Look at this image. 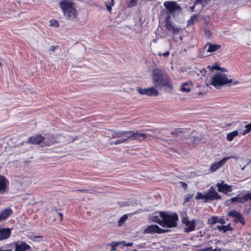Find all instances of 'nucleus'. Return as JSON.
I'll return each mask as SVG.
<instances>
[{
	"label": "nucleus",
	"instance_id": "nucleus-1",
	"mask_svg": "<svg viewBox=\"0 0 251 251\" xmlns=\"http://www.w3.org/2000/svg\"><path fill=\"white\" fill-rule=\"evenodd\" d=\"M75 5V2L70 0H62L60 1L59 7L67 20L74 21L77 18L78 12Z\"/></svg>",
	"mask_w": 251,
	"mask_h": 251
},
{
	"label": "nucleus",
	"instance_id": "nucleus-2",
	"mask_svg": "<svg viewBox=\"0 0 251 251\" xmlns=\"http://www.w3.org/2000/svg\"><path fill=\"white\" fill-rule=\"evenodd\" d=\"M152 80L156 86L164 87L167 90L172 91L173 87L171 80L169 76L166 74L160 72H153Z\"/></svg>",
	"mask_w": 251,
	"mask_h": 251
},
{
	"label": "nucleus",
	"instance_id": "nucleus-3",
	"mask_svg": "<svg viewBox=\"0 0 251 251\" xmlns=\"http://www.w3.org/2000/svg\"><path fill=\"white\" fill-rule=\"evenodd\" d=\"M152 80L156 86L164 87L167 90L172 91L173 87L171 80L169 76L166 74L160 72H153Z\"/></svg>",
	"mask_w": 251,
	"mask_h": 251
},
{
	"label": "nucleus",
	"instance_id": "nucleus-4",
	"mask_svg": "<svg viewBox=\"0 0 251 251\" xmlns=\"http://www.w3.org/2000/svg\"><path fill=\"white\" fill-rule=\"evenodd\" d=\"M156 213L159 214V216L162 219L163 226H162L172 228L177 226L178 217L176 213L169 214L167 212L159 211Z\"/></svg>",
	"mask_w": 251,
	"mask_h": 251
},
{
	"label": "nucleus",
	"instance_id": "nucleus-5",
	"mask_svg": "<svg viewBox=\"0 0 251 251\" xmlns=\"http://www.w3.org/2000/svg\"><path fill=\"white\" fill-rule=\"evenodd\" d=\"M232 82V80L228 79L226 74H221L215 75L211 78L210 84L217 88Z\"/></svg>",
	"mask_w": 251,
	"mask_h": 251
},
{
	"label": "nucleus",
	"instance_id": "nucleus-6",
	"mask_svg": "<svg viewBox=\"0 0 251 251\" xmlns=\"http://www.w3.org/2000/svg\"><path fill=\"white\" fill-rule=\"evenodd\" d=\"M127 134H128L127 136L128 140L129 139L132 141L136 140L139 143H141L145 141L147 137L146 134L133 130H128Z\"/></svg>",
	"mask_w": 251,
	"mask_h": 251
},
{
	"label": "nucleus",
	"instance_id": "nucleus-7",
	"mask_svg": "<svg viewBox=\"0 0 251 251\" xmlns=\"http://www.w3.org/2000/svg\"><path fill=\"white\" fill-rule=\"evenodd\" d=\"M137 91L142 95H147L149 97L157 96L159 95L158 91L154 87L147 88L137 87Z\"/></svg>",
	"mask_w": 251,
	"mask_h": 251
},
{
	"label": "nucleus",
	"instance_id": "nucleus-8",
	"mask_svg": "<svg viewBox=\"0 0 251 251\" xmlns=\"http://www.w3.org/2000/svg\"><path fill=\"white\" fill-rule=\"evenodd\" d=\"M222 197L216 192L213 187L211 186L205 194V201H212L215 200H220Z\"/></svg>",
	"mask_w": 251,
	"mask_h": 251
},
{
	"label": "nucleus",
	"instance_id": "nucleus-9",
	"mask_svg": "<svg viewBox=\"0 0 251 251\" xmlns=\"http://www.w3.org/2000/svg\"><path fill=\"white\" fill-rule=\"evenodd\" d=\"M249 200H251V193H248L243 196L237 195L236 197L232 198L227 200L226 202H230V203H234L237 202L238 203H244Z\"/></svg>",
	"mask_w": 251,
	"mask_h": 251
},
{
	"label": "nucleus",
	"instance_id": "nucleus-10",
	"mask_svg": "<svg viewBox=\"0 0 251 251\" xmlns=\"http://www.w3.org/2000/svg\"><path fill=\"white\" fill-rule=\"evenodd\" d=\"M9 182L6 177L0 175V195L7 193L9 189Z\"/></svg>",
	"mask_w": 251,
	"mask_h": 251
},
{
	"label": "nucleus",
	"instance_id": "nucleus-11",
	"mask_svg": "<svg viewBox=\"0 0 251 251\" xmlns=\"http://www.w3.org/2000/svg\"><path fill=\"white\" fill-rule=\"evenodd\" d=\"M167 230L163 229L159 227L156 225H151L148 226L145 229L144 232L145 233L153 234L159 233L161 234L165 233Z\"/></svg>",
	"mask_w": 251,
	"mask_h": 251
},
{
	"label": "nucleus",
	"instance_id": "nucleus-12",
	"mask_svg": "<svg viewBox=\"0 0 251 251\" xmlns=\"http://www.w3.org/2000/svg\"><path fill=\"white\" fill-rule=\"evenodd\" d=\"M164 6L170 14H174L177 9H180V7L174 1H166L164 3Z\"/></svg>",
	"mask_w": 251,
	"mask_h": 251
},
{
	"label": "nucleus",
	"instance_id": "nucleus-13",
	"mask_svg": "<svg viewBox=\"0 0 251 251\" xmlns=\"http://www.w3.org/2000/svg\"><path fill=\"white\" fill-rule=\"evenodd\" d=\"M171 16L168 15L165 19V26L167 29L171 31L173 34H177L180 30V28L175 27L173 25L172 22L170 21Z\"/></svg>",
	"mask_w": 251,
	"mask_h": 251
},
{
	"label": "nucleus",
	"instance_id": "nucleus-14",
	"mask_svg": "<svg viewBox=\"0 0 251 251\" xmlns=\"http://www.w3.org/2000/svg\"><path fill=\"white\" fill-rule=\"evenodd\" d=\"M45 140V137L41 134H36L28 138L26 143L32 145H40Z\"/></svg>",
	"mask_w": 251,
	"mask_h": 251
},
{
	"label": "nucleus",
	"instance_id": "nucleus-15",
	"mask_svg": "<svg viewBox=\"0 0 251 251\" xmlns=\"http://www.w3.org/2000/svg\"><path fill=\"white\" fill-rule=\"evenodd\" d=\"M14 251H31V247L25 242L18 241L14 243Z\"/></svg>",
	"mask_w": 251,
	"mask_h": 251
},
{
	"label": "nucleus",
	"instance_id": "nucleus-16",
	"mask_svg": "<svg viewBox=\"0 0 251 251\" xmlns=\"http://www.w3.org/2000/svg\"><path fill=\"white\" fill-rule=\"evenodd\" d=\"M232 158H235V157L228 156L227 157H225L223 158L221 161L214 163L210 166V171L212 172L216 171L219 168H220L225 164L226 161Z\"/></svg>",
	"mask_w": 251,
	"mask_h": 251
},
{
	"label": "nucleus",
	"instance_id": "nucleus-17",
	"mask_svg": "<svg viewBox=\"0 0 251 251\" xmlns=\"http://www.w3.org/2000/svg\"><path fill=\"white\" fill-rule=\"evenodd\" d=\"M216 186L218 188V191L219 192H222L225 194H226L228 192H230L232 191L231 186L229 185L226 183L223 184L218 183L216 184Z\"/></svg>",
	"mask_w": 251,
	"mask_h": 251
},
{
	"label": "nucleus",
	"instance_id": "nucleus-18",
	"mask_svg": "<svg viewBox=\"0 0 251 251\" xmlns=\"http://www.w3.org/2000/svg\"><path fill=\"white\" fill-rule=\"evenodd\" d=\"M11 229L0 227V241L8 239L11 236Z\"/></svg>",
	"mask_w": 251,
	"mask_h": 251
},
{
	"label": "nucleus",
	"instance_id": "nucleus-19",
	"mask_svg": "<svg viewBox=\"0 0 251 251\" xmlns=\"http://www.w3.org/2000/svg\"><path fill=\"white\" fill-rule=\"evenodd\" d=\"M110 130L112 131L111 138H120L126 135L128 133V131H118L113 129H110Z\"/></svg>",
	"mask_w": 251,
	"mask_h": 251
},
{
	"label": "nucleus",
	"instance_id": "nucleus-20",
	"mask_svg": "<svg viewBox=\"0 0 251 251\" xmlns=\"http://www.w3.org/2000/svg\"><path fill=\"white\" fill-rule=\"evenodd\" d=\"M207 46H208V48L207 50L208 52H213L219 50L221 48V46L220 45L214 44L210 43H206L204 46V48H206Z\"/></svg>",
	"mask_w": 251,
	"mask_h": 251
},
{
	"label": "nucleus",
	"instance_id": "nucleus-21",
	"mask_svg": "<svg viewBox=\"0 0 251 251\" xmlns=\"http://www.w3.org/2000/svg\"><path fill=\"white\" fill-rule=\"evenodd\" d=\"M193 84L191 82H184L182 84L180 87V91L183 92L188 93L190 92Z\"/></svg>",
	"mask_w": 251,
	"mask_h": 251
},
{
	"label": "nucleus",
	"instance_id": "nucleus-22",
	"mask_svg": "<svg viewBox=\"0 0 251 251\" xmlns=\"http://www.w3.org/2000/svg\"><path fill=\"white\" fill-rule=\"evenodd\" d=\"M185 226L186 227L184 228V231L186 233H189L194 231L195 229L196 226L195 220H192L189 224Z\"/></svg>",
	"mask_w": 251,
	"mask_h": 251
},
{
	"label": "nucleus",
	"instance_id": "nucleus-23",
	"mask_svg": "<svg viewBox=\"0 0 251 251\" xmlns=\"http://www.w3.org/2000/svg\"><path fill=\"white\" fill-rule=\"evenodd\" d=\"M12 210L10 209H5L0 212V217L2 220H4L9 217Z\"/></svg>",
	"mask_w": 251,
	"mask_h": 251
},
{
	"label": "nucleus",
	"instance_id": "nucleus-24",
	"mask_svg": "<svg viewBox=\"0 0 251 251\" xmlns=\"http://www.w3.org/2000/svg\"><path fill=\"white\" fill-rule=\"evenodd\" d=\"M215 229H218L219 231H223V232L225 233L227 231H231L233 230V228L230 226V224H228L226 226H219L218 225Z\"/></svg>",
	"mask_w": 251,
	"mask_h": 251
},
{
	"label": "nucleus",
	"instance_id": "nucleus-25",
	"mask_svg": "<svg viewBox=\"0 0 251 251\" xmlns=\"http://www.w3.org/2000/svg\"><path fill=\"white\" fill-rule=\"evenodd\" d=\"M199 15H194L190 18V19L187 21V26L194 25L195 23L199 21Z\"/></svg>",
	"mask_w": 251,
	"mask_h": 251
},
{
	"label": "nucleus",
	"instance_id": "nucleus-26",
	"mask_svg": "<svg viewBox=\"0 0 251 251\" xmlns=\"http://www.w3.org/2000/svg\"><path fill=\"white\" fill-rule=\"evenodd\" d=\"M238 134V132L237 130L233 131L229 133H228L226 135V139L228 141H231L233 140L234 138L237 136Z\"/></svg>",
	"mask_w": 251,
	"mask_h": 251
},
{
	"label": "nucleus",
	"instance_id": "nucleus-27",
	"mask_svg": "<svg viewBox=\"0 0 251 251\" xmlns=\"http://www.w3.org/2000/svg\"><path fill=\"white\" fill-rule=\"evenodd\" d=\"M105 5L106 7L107 11L111 13L112 7L115 4L114 0H111L110 2H105Z\"/></svg>",
	"mask_w": 251,
	"mask_h": 251
},
{
	"label": "nucleus",
	"instance_id": "nucleus-28",
	"mask_svg": "<svg viewBox=\"0 0 251 251\" xmlns=\"http://www.w3.org/2000/svg\"><path fill=\"white\" fill-rule=\"evenodd\" d=\"M218 221L219 217L217 216H212L208 220V224L211 225H213L216 223H218Z\"/></svg>",
	"mask_w": 251,
	"mask_h": 251
},
{
	"label": "nucleus",
	"instance_id": "nucleus-29",
	"mask_svg": "<svg viewBox=\"0 0 251 251\" xmlns=\"http://www.w3.org/2000/svg\"><path fill=\"white\" fill-rule=\"evenodd\" d=\"M159 217H160L159 216V215L158 216V215H154V216H152V217L151 218V220H152V222L157 223L159 225L162 226H163L162 219H160Z\"/></svg>",
	"mask_w": 251,
	"mask_h": 251
},
{
	"label": "nucleus",
	"instance_id": "nucleus-30",
	"mask_svg": "<svg viewBox=\"0 0 251 251\" xmlns=\"http://www.w3.org/2000/svg\"><path fill=\"white\" fill-rule=\"evenodd\" d=\"M48 139H49V141H47L45 143V145L46 146H50L51 145L53 144L54 143V137L51 135H49L47 137Z\"/></svg>",
	"mask_w": 251,
	"mask_h": 251
},
{
	"label": "nucleus",
	"instance_id": "nucleus-31",
	"mask_svg": "<svg viewBox=\"0 0 251 251\" xmlns=\"http://www.w3.org/2000/svg\"><path fill=\"white\" fill-rule=\"evenodd\" d=\"M191 1H194V4L190 7V9L192 11H193L195 5L197 4H202L203 3V0H190Z\"/></svg>",
	"mask_w": 251,
	"mask_h": 251
},
{
	"label": "nucleus",
	"instance_id": "nucleus-32",
	"mask_svg": "<svg viewBox=\"0 0 251 251\" xmlns=\"http://www.w3.org/2000/svg\"><path fill=\"white\" fill-rule=\"evenodd\" d=\"M128 217L127 214H125L121 217L120 219L118 221V226H121L127 220Z\"/></svg>",
	"mask_w": 251,
	"mask_h": 251
},
{
	"label": "nucleus",
	"instance_id": "nucleus-33",
	"mask_svg": "<svg viewBox=\"0 0 251 251\" xmlns=\"http://www.w3.org/2000/svg\"><path fill=\"white\" fill-rule=\"evenodd\" d=\"M236 221L241 223L242 225H245V222L242 215L239 213L237 216L235 218Z\"/></svg>",
	"mask_w": 251,
	"mask_h": 251
},
{
	"label": "nucleus",
	"instance_id": "nucleus-34",
	"mask_svg": "<svg viewBox=\"0 0 251 251\" xmlns=\"http://www.w3.org/2000/svg\"><path fill=\"white\" fill-rule=\"evenodd\" d=\"M246 129L242 133V135H244L251 131V123L245 126Z\"/></svg>",
	"mask_w": 251,
	"mask_h": 251
},
{
	"label": "nucleus",
	"instance_id": "nucleus-35",
	"mask_svg": "<svg viewBox=\"0 0 251 251\" xmlns=\"http://www.w3.org/2000/svg\"><path fill=\"white\" fill-rule=\"evenodd\" d=\"M195 199L196 200L203 199V200H204V202H206L205 201V194L203 195L201 192L197 193V194L195 197Z\"/></svg>",
	"mask_w": 251,
	"mask_h": 251
},
{
	"label": "nucleus",
	"instance_id": "nucleus-36",
	"mask_svg": "<svg viewBox=\"0 0 251 251\" xmlns=\"http://www.w3.org/2000/svg\"><path fill=\"white\" fill-rule=\"evenodd\" d=\"M239 213L240 212H238L236 210H232L229 212L228 215L230 217L236 218L237 216V215L239 214Z\"/></svg>",
	"mask_w": 251,
	"mask_h": 251
},
{
	"label": "nucleus",
	"instance_id": "nucleus-37",
	"mask_svg": "<svg viewBox=\"0 0 251 251\" xmlns=\"http://www.w3.org/2000/svg\"><path fill=\"white\" fill-rule=\"evenodd\" d=\"M127 140H128V139L127 137L126 139H122V140H118L114 141L112 143H111V145H112V144H115V145L120 144L122 143H126Z\"/></svg>",
	"mask_w": 251,
	"mask_h": 251
},
{
	"label": "nucleus",
	"instance_id": "nucleus-38",
	"mask_svg": "<svg viewBox=\"0 0 251 251\" xmlns=\"http://www.w3.org/2000/svg\"><path fill=\"white\" fill-rule=\"evenodd\" d=\"M212 33L209 29L205 28L204 29V35L207 38H209L211 36Z\"/></svg>",
	"mask_w": 251,
	"mask_h": 251
},
{
	"label": "nucleus",
	"instance_id": "nucleus-39",
	"mask_svg": "<svg viewBox=\"0 0 251 251\" xmlns=\"http://www.w3.org/2000/svg\"><path fill=\"white\" fill-rule=\"evenodd\" d=\"M50 25L51 26L54 27H58L59 26L58 22L56 20H51L50 21Z\"/></svg>",
	"mask_w": 251,
	"mask_h": 251
},
{
	"label": "nucleus",
	"instance_id": "nucleus-40",
	"mask_svg": "<svg viewBox=\"0 0 251 251\" xmlns=\"http://www.w3.org/2000/svg\"><path fill=\"white\" fill-rule=\"evenodd\" d=\"M138 0H130L129 1L128 7H133L137 5Z\"/></svg>",
	"mask_w": 251,
	"mask_h": 251
},
{
	"label": "nucleus",
	"instance_id": "nucleus-41",
	"mask_svg": "<svg viewBox=\"0 0 251 251\" xmlns=\"http://www.w3.org/2000/svg\"><path fill=\"white\" fill-rule=\"evenodd\" d=\"M182 131L181 130L179 129H177L175 131L171 132V134L174 136H178L179 134Z\"/></svg>",
	"mask_w": 251,
	"mask_h": 251
},
{
	"label": "nucleus",
	"instance_id": "nucleus-42",
	"mask_svg": "<svg viewBox=\"0 0 251 251\" xmlns=\"http://www.w3.org/2000/svg\"><path fill=\"white\" fill-rule=\"evenodd\" d=\"M190 222H191V221H189L187 217H184L182 219V223L183 224H185V225H187L189 224V223Z\"/></svg>",
	"mask_w": 251,
	"mask_h": 251
},
{
	"label": "nucleus",
	"instance_id": "nucleus-43",
	"mask_svg": "<svg viewBox=\"0 0 251 251\" xmlns=\"http://www.w3.org/2000/svg\"><path fill=\"white\" fill-rule=\"evenodd\" d=\"M170 54V52L169 51H167L166 52H165V53H162L161 52H158V56H164L165 57H168Z\"/></svg>",
	"mask_w": 251,
	"mask_h": 251
},
{
	"label": "nucleus",
	"instance_id": "nucleus-44",
	"mask_svg": "<svg viewBox=\"0 0 251 251\" xmlns=\"http://www.w3.org/2000/svg\"><path fill=\"white\" fill-rule=\"evenodd\" d=\"M119 243L118 242H112L110 244V246L112 247V250L114 251L115 250L116 248L119 246Z\"/></svg>",
	"mask_w": 251,
	"mask_h": 251
},
{
	"label": "nucleus",
	"instance_id": "nucleus-45",
	"mask_svg": "<svg viewBox=\"0 0 251 251\" xmlns=\"http://www.w3.org/2000/svg\"><path fill=\"white\" fill-rule=\"evenodd\" d=\"M0 251H12V250L7 247L2 246L0 248Z\"/></svg>",
	"mask_w": 251,
	"mask_h": 251
},
{
	"label": "nucleus",
	"instance_id": "nucleus-46",
	"mask_svg": "<svg viewBox=\"0 0 251 251\" xmlns=\"http://www.w3.org/2000/svg\"><path fill=\"white\" fill-rule=\"evenodd\" d=\"M179 183L181 184V187L184 189L186 190L188 187V185L183 181H179Z\"/></svg>",
	"mask_w": 251,
	"mask_h": 251
},
{
	"label": "nucleus",
	"instance_id": "nucleus-47",
	"mask_svg": "<svg viewBox=\"0 0 251 251\" xmlns=\"http://www.w3.org/2000/svg\"><path fill=\"white\" fill-rule=\"evenodd\" d=\"M193 197V195L192 194H189L187 195V196L185 198L184 200L185 202H187L190 200Z\"/></svg>",
	"mask_w": 251,
	"mask_h": 251
},
{
	"label": "nucleus",
	"instance_id": "nucleus-48",
	"mask_svg": "<svg viewBox=\"0 0 251 251\" xmlns=\"http://www.w3.org/2000/svg\"><path fill=\"white\" fill-rule=\"evenodd\" d=\"M41 237H42V236H33L32 235L28 236V238L30 239L31 240H32L33 241H35V238H41Z\"/></svg>",
	"mask_w": 251,
	"mask_h": 251
},
{
	"label": "nucleus",
	"instance_id": "nucleus-49",
	"mask_svg": "<svg viewBox=\"0 0 251 251\" xmlns=\"http://www.w3.org/2000/svg\"><path fill=\"white\" fill-rule=\"evenodd\" d=\"M74 191L80 192H83V193H87L88 191L87 189H76V190H75Z\"/></svg>",
	"mask_w": 251,
	"mask_h": 251
},
{
	"label": "nucleus",
	"instance_id": "nucleus-50",
	"mask_svg": "<svg viewBox=\"0 0 251 251\" xmlns=\"http://www.w3.org/2000/svg\"><path fill=\"white\" fill-rule=\"evenodd\" d=\"M218 223L221 224L222 225H225L226 224V221L224 220V219L222 218H219V221Z\"/></svg>",
	"mask_w": 251,
	"mask_h": 251
},
{
	"label": "nucleus",
	"instance_id": "nucleus-51",
	"mask_svg": "<svg viewBox=\"0 0 251 251\" xmlns=\"http://www.w3.org/2000/svg\"><path fill=\"white\" fill-rule=\"evenodd\" d=\"M58 47V46H51L50 48V50L51 51H54Z\"/></svg>",
	"mask_w": 251,
	"mask_h": 251
},
{
	"label": "nucleus",
	"instance_id": "nucleus-52",
	"mask_svg": "<svg viewBox=\"0 0 251 251\" xmlns=\"http://www.w3.org/2000/svg\"><path fill=\"white\" fill-rule=\"evenodd\" d=\"M58 215L59 216V217H60V221H62V220H63V214L61 212H59L58 213Z\"/></svg>",
	"mask_w": 251,
	"mask_h": 251
},
{
	"label": "nucleus",
	"instance_id": "nucleus-53",
	"mask_svg": "<svg viewBox=\"0 0 251 251\" xmlns=\"http://www.w3.org/2000/svg\"><path fill=\"white\" fill-rule=\"evenodd\" d=\"M214 68H215V69H216V70H220V67H218V66H216V67H215Z\"/></svg>",
	"mask_w": 251,
	"mask_h": 251
},
{
	"label": "nucleus",
	"instance_id": "nucleus-54",
	"mask_svg": "<svg viewBox=\"0 0 251 251\" xmlns=\"http://www.w3.org/2000/svg\"><path fill=\"white\" fill-rule=\"evenodd\" d=\"M213 251H222L220 249H218V250L215 249L213 250Z\"/></svg>",
	"mask_w": 251,
	"mask_h": 251
},
{
	"label": "nucleus",
	"instance_id": "nucleus-55",
	"mask_svg": "<svg viewBox=\"0 0 251 251\" xmlns=\"http://www.w3.org/2000/svg\"><path fill=\"white\" fill-rule=\"evenodd\" d=\"M132 245V243H128V244H127V246H131Z\"/></svg>",
	"mask_w": 251,
	"mask_h": 251
},
{
	"label": "nucleus",
	"instance_id": "nucleus-56",
	"mask_svg": "<svg viewBox=\"0 0 251 251\" xmlns=\"http://www.w3.org/2000/svg\"><path fill=\"white\" fill-rule=\"evenodd\" d=\"M2 66V63L0 62V67H1Z\"/></svg>",
	"mask_w": 251,
	"mask_h": 251
},
{
	"label": "nucleus",
	"instance_id": "nucleus-57",
	"mask_svg": "<svg viewBox=\"0 0 251 251\" xmlns=\"http://www.w3.org/2000/svg\"><path fill=\"white\" fill-rule=\"evenodd\" d=\"M237 82H238V81H236L235 82H234L233 84H236L237 83Z\"/></svg>",
	"mask_w": 251,
	"mask_h": 251
}]
</instances>
